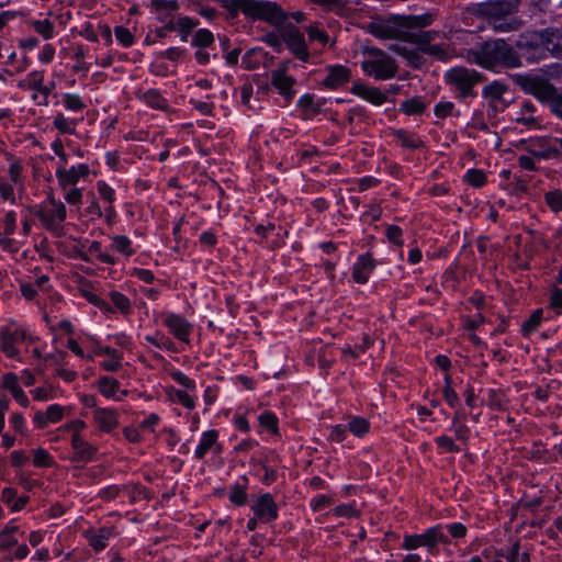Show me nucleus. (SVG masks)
<instances>
[{
  "label": "nucleus",
  "instance_id": "obj_38",
  "mask_svg": "<svg viewBox=\"0 0 562 562\" xmlns=\"http://www.w3.org/2000/svg\"><path fill=\"white\" fill-rule=\"evenodd\" d=\"M546 201L552 211L562 210V193L560 191H551L546 193Z\"/></svg>",
  "mask_w": 562,
  "mask_h": 562
},
{
  "label": "nucleus",
  "instance_id": "obj_53",
  "mask_svg": "<svg viewBox=\"0 0 562 562\" xmlns=\"http://www.w3.org/2000/svg\"><path fill=\"white\" fill-rule=\"evenodd\" d=\"M146 100L149 105L156 109H164L166 106V100L158 92H148Z\"/></svg>",
  "mask_w": 562,
  "mask_h": 562
},
{
  "label": "nucleus",
  "instance_id": "obj_30",
  "mask_svg": "<svg viewBox=\"0 0 562 562\" xmlns=\"http://www.w3.org/2000/svg\"><path fill=\"white\" fill-rule=\"evenodd\" d=\"M259 423L262 427L270 430L273 435H278V419L273 413L265 412L259 416Z\"/></svg>",
  "mask_w": 562,
  "mask_h": 562
},
{
  "label": "nucleus",
  "instance_id": "obj_57",
  "mask_svg": "<svg viewBox=\"0 0 562 562\" xmlns=\"http://www.w3.org/2000/svg\"><path fill=\"white\" fill-rule=\"evenodd\" d=\"M307 33L311 41H319L323 44L328 41V36L316 26H310Z\"/></svg>",
  "mask_w": 562,
  "mask_h": 562
},
{
  "label": "nucleus",
  "instance_id": "obj_43",
  "mask_svg": "<svg viewBox=\"0 0 562 562\" xmlns=\"http://www.w3.org/2000/svg\"><path fill=\"white\" fill-rule=\"evenodd\" d=\"M386 237L387 239L396 245L402 246L403 239H402V229L396 225H389L386 228Z\"/></svg>",
  "mask_w": 562,
  "mask_h": 562
},
{
  "label": "nucleus",
  "instance_id": "obj_28",
  "mask_svg": "<svg viewBox=\"0 0 562 562\" xmlns=\"http://www.w3.org/2000/svg\"><path fill=\"white\" fill-rule=\"evenodd\" d=\"M119 385V382L112 378L104 376L99 380L100 392L108 397L114 396Z\"/></svg>",
  "mask_w": 562,
  "mask_h": 562
},
{
  "label": "nucleus",
  "instance_id": "obj_29",
  "mask_svg": "<svg viewBox=\"0 0 562 562\" xmlns=\"http://www.w3.org/2000/svg\"><path fill=\"white\" fill-rule=\"evenodd\" d=\"M542 318V311L537 310L535 311L531 316L524 323L521 330L525 336H528L530 333L537 329V327L540 325Z\"/></svg>",
  "mask_w": 562,
  "mask_h": 562
},
{
  "label": "nucleus",
  "instance_id": "obj_6",
  "mask_svg": "<svg viewBox=\"0 0 562 562\" xmlns=\"http://www.w3.org/2000/svg\"><path fill=\"white\" fill-rule=\"evenodd\" d=\"M483 79L480 72L464 67L452 68L446 75L447 82L459 91L460 98L472 95L473 87Z\"/></svg>",
  "mask_w": 562,
  "mask_h": 562
},
{
  "label": "nucleus",
  "instance_id": "obj_59",
  "mask_svg": "<svg viewBox=\"0 0 562 562\" xmlns=\"http://www.w3.org/2000/svg\"><path fill=\"white\" fill-rule=\"evenodd\" d=\"M65 200L69 204H79L81 201V190L77 188H71L68 191H65Z\"/></svg>",
  "mask_w": 562,
  "mask_h": 562
},
{
  "label": "nucleus",
  "instance_id": "obj_13",
  "mask_svg": "<svg viewBox=\"0 0 562 562\" xmlns=\"http://www.w3.org/2000/svg\"><path fill=\"white\" fill-rule=\"evenodd\" d=\"M519 0H496L485 4V13L493 18H502L517 10Z\"/></svg>",
  "mask_w": 562,
  "mask_h": 562
},
{
  "label": "nucleus",
  "instance_id": "obj_26",
  "mask_svg": "<svg viewBox=\"0 0 562 562\" xmlns=\"http://www.w3.org/2000/svg\"><path fill=\"white\" fill-rule=\"evenodd\" d=\"M506 91V87L497 81L486 86L483 90V95L492 102L499 101Z\"/></svg>",
  "mask_w": 562,
  "mask_h": 562
},
{
  "label": "nucleus",
  "instance_id": "obj_19",
  "mask_svg": "<svg viewBox=\"0 0 562 562\" xmlns=\"http://www.w3.org/2000/svg\"><path fill=\"white\" fill-rule=\"evenodd\" d=\"M166 324L178 339L183 341L188 339L189 324L182 317L170 315L166 319Z\"/></svg>",
  "mask_w": 562,
  "mask_h": 562
},
{
  "label": "nucleus",
  "instance_id": "obj_35",
  "mask_svg": "<svg viewBox=\"0 0 562 562\" xmlns=\"http://www.w3.org/2000/svg\"><path fill=\"white\" fill-rule=\"evenodd\" d=\"M213 34L209 30H199L193 38V45L206 47L213 43Z\"/></svg>",
  "mask_w": 562,
  "mask_h": 562
},
{
  "label": "nucleus",
  "instance_id": "obj_64",
  "mask_svg": "<svg viewBox=\"0 0 562 562\" xmlns=\"http://www.w3.org/2000/svg\"><path fill=\"white\" fill-rule=\"evenodd\" d=\"M551 305L553 307H562V289H553L551 293Z\"/></svg>",
  "mask_w": 562,
  "mask_h": 562
},
{
  "label": "nucleus",
  "instance_id": "obj_17",
  "mask_svg": "<svg viewBox=\"0 0 562 562\" xmlns=\"http://www.w3.org/2000/svg\"><path fill=\"white\" fill-rule=\"evenodd\" d=\"M271 82L281 94L285 95L288 99L292 97L293 92L291 89L294 83V79L286 76L284 69L272 71Z\"/></svg>",
  "mask_w": 562,
  "mask_h": 562
},
{
  "label": "nucleus",
  "instance_id": "obj_8",
  "mask_svg": "<svg viewBox=\"0 0 562 562\" xmlns=\"http://www.w3.org/2000/svg\"><path fill=\"white\" fill-rule=\"evenodd\" d=\"M282 38L285 42L290 50L301 60L306 61L308 59V52L304 42L303 34L297 27L291 25L286 27L282 33Z\"/></svg>",
  "mask_w": 562,
  "mask_h": 562
},
{
  "label": "nucleus",
  "instance_id": "obj_16",
  "mask_svg": "<svg viewBox=\"0 0 562 562\" xmlns=\"http://www.w3.org/2000/svg\"><path fill=\"white\" fill-rule=\"evenodd\" d=\"M93 418L99 429L106 432L111 431L117 426L116 413L112 409L98 408L94 411Z\"/></svg>",
  "mask_w": 562,
  "mask_h": 562
},
{
  "label": "nucleus",
  "instance_id": "obj_49",
  "mask_svg": "<svg viewBox=\"0 0 562 562\" xmlns=\"http://www.w3.org/2000/svg\"><path fill=\"white\" fill-rule=\"evenodd\" d=\"M29 88L36 90L47 97L54 88V82H52L49 86H44L42 78H34L32 81H30Z\"/></svg>",
  "mask_w": 562,
  "mask_h": 562
},
{
  "label": "nucleus",
  "instance_id": "obj_10",
  "mask_svg": "<svg viewBox=\"0 0 562 562\" xmlns=\"http://www.w3.org/2000/svg\"><path fill=\"white\" fill-rule=\"evenodd\" d=\"M252 510L257 518L265 521L276 519L278 516L277 505L270 494L259 496L252 505Z\"/></svg>",
  "mask_w": 562,
  "mask_h": 562
},
{
  "label": "nucleus",
  "instance_id": "obj_63",
  "mask_svg": "<svg viewBox=\"0 0 562 562\" xmlns=\"http://www.w3.org/2000/svg\"><path fill=\"white\" fill-rule=\"evenodd\" d=\"M331 498L326 495H321L316 499H314L311 504L313 510H318L325 506H328L331 504Z\"/></svg>",
  "mask_w": 562,
  "mask_h": 562
},
{
  "label": "nucleus",
  "instance_id": "obj_39",
  "mask_svg": "<svg viewBox=\"0 0 562 562\" xmlns=\"http://www.w3.org/2000/svg\"><path fill=\"white\" fill-rule=\"evenodd\" d=\"M468 182L474 187H481L485 183L486 177L482 170L471 169L465 176Z\"/></svg>",
  "mask_w": 562,
  "mask_h": 562
},
{
  "label": "nucleus",
  "instance_id": "obj_44",
  "mask_svg": "<svg viewBox=\"0 0 562 562\" xmlns=\"http://www.w3.org/2000/svg\"><path fill=\"white\" fill-rule=\"evenodd\" d=\"M54 126L61 133L74 132L72 122L68 121L63 114H57L54 120Z\"/></svg>",
  "mask_w": 562,
  "mask_h": 562
},
{
  "label": "nucleus",
  "instance_id": "obj_50",
  "mask_svg": "<svg viewBox=\"0 0 562 562\" xmlns=\"http://www.w3.org/2000/svg\"><path fill=\"white\" fill-rule=\"evenodd\" d=\"M451 379L449 375L446 376V385L443 387V396L450 406H454L458 402V395L450 385Z\"/></svg>",
  "mask_w": 562,
  "mask_h": 562
},
{
  "label": "nucleus",
  "instance_id": "obj_7",
  "mask_svg": "<svg viewBox=\"0 0 562 562\" xmlns=\"http://www.w3.org/2000/svg\"><path fill=\"white\" fill-rule=\"evenodd\" d=\"M50 209L42 210L38 213V217L43 225L55 233L61 229L60 223L66 218V207L60 201H56L54 196L48 199Z\"/></svg>",
  "mask_w": 562,
  "mask_h": 562
},
{
  "label": "nucleus",
  "instance_id": "obj_52",
  "mask_svg": "<svg viewBox=\"0 0 562 562\" xmlns=\"http://www.w3.org/2000/svg\"><path fill=\"white\" fill-rule=\"evenodd\" d=\"M115 36L124 46H130L133 43L132 33L123 26L115 29Z\"/></svg>",
  "mask_w": 562,
  "mask_h": 562
},
{
  "label": "nucleus",
  "instance_id": "obj_46",
  "mask_svg": "<svg viewBox=\"0 0 562 562\" xmlns=\"http://www.w3.org/2000/svg\"><path fill=\"white\" fill-rule=\"evenodd\" d=\"M34 29L42 34L45 38L53 36V24L48 20L34 22Z\"/></svg>",
  "mask_w": 562,
  "mask_h": 562
},
{
  "label": "nucleus",
  "instance_id": "obj_55",
  "mask_svg": "<svg viewBox=\"0 0 562 562\" xmlns=\"http://www.w3.org/2000/svg\"><path fill=\"white\" fill-rule=\"evenodd\" d=\"M151 8L156 11L164 10H176L177 2L176 1H166V0H151Z\"/></svg>",
  "mask_w": 562,
  "mask_h": 562
},
{
  "label": "nucleus",
  "instance_id": "obj_21",
  "mask_svg": "<svg viewBox=\"0 0 562 562\" xmlns=\"http://www.w3.org/2000/svg\"><path fill=\"white\" fill-rule=\"evenodd\" d=\"M56 175H57L59 184L64 191H66L67 188L75 186L77 183V181L79 180L78 172L75 171V167L70 168L69 170L60 168L57 170Z\"/></svg>",
  "mask_w": 562,
  "mask_h": 562
},
{
  "label": "nucleus",
  "instance_id": "obj_32",
  "mask_svg": "<svg viewBox=\"0 0 562 562\" xmlns=\"http://www.w3.org/2000/svg\"><path fill=\"white\" fill-rule=\"evenodd\" d=\"M110 299L119 311H121L124 314H127L130 312V301L125 295L116 291H113L110 293Z\"/></svg>",
  "mask_w": 562,
  "mask_h": 562
},
{
  "label": "nucleus",
  "instance_id": "obj_2",
  "mask_svg": "<svg viewBox=\"0 0 562 562\" xmlns=\"http://www.w3.org/2000/svg\"><path fill=\"white\" fill-rule=\"evenodd\" d=\"M233 18L239 11L251 19L263 20L272 25H280L286 20V14L276 2L263 0H221Z\"/></svg>",
  "mask_w": 562,
  "mask_h": 562
},
{
  "label": "nucleus",
  "instance_id": "obj_4",
  "mask_svg": "<svg viewBox=\"0 0 562 562\" xmlns=\"http://www.w3.org/2000/svg\"><path fill=\"white\" fill-rule=\"evenodd\" d=\"M362 70L379 80L393 78L397 72L395 60L380 49H371L369 58L362 63Z\"/></svg>",
  "mask_w": 562,
  "mask_h": 562
},
{
  "label": "nucleus",
  "instance_id": "obj_12",
  "mask_svg": "<svg viewBox=\"0 0 562 562\" xmlns=\"http://www.w3.org/2000/svg\"><path fill=\"white\" fill-rule=\"evenodd\" d=\"M24 333L19 329L4 328L1 331V350L9 357L18 355L15 344L24 340Z\"/></svg>",
  "mask_w": 562,
  "mask_h": 562
},
{
  "label": "nucleus",
  "instance_id": "obj_36",
  "mask_svg": "<svg viewBox=\"0 0 562 562\" xmlns=\"http://www.w3.org/2000/svg\"><path fill=\"white\" fill-rule=\"evenodd\" d=\"M170 396L172 400L178 401L183 406H186L189 409H192L194 407V401L191 398V396L181 390H171Z\"/></svg>",
  "mask_w": 562,
  "mask_h": 562
},
{
  "label": "nucleus",
  "instance_id": "obj_42",
  "mask_svg": "<svg viewBox=\"0 0 562 562\" xmlns=\"http://www.w3.org/2000/svg\"><path fill=\"white\" fill-rule=\"evenodd\" d=\"M82 295L87 299L88 302L91 304L102 308L105 312H112L111 307L106 302H104L102 299H100L97 294L92 293L91 291L83 290Z\"/></svg>",
  "mask_w": 562,
  "mask_h": 562
},
{
  "label": "nucleus",
  "instance_id": "obj_9",
  "mask_svg": "<svg viewBox=\"0 0 562 562\" xmlns=\"http://www.w3.org/2000/svg\"><path fill=\"white\" fill-rule=\"evenodd\" d=\"M443 539V535L438 528H430L423 535L406 536L404 538L403 548L405 550H414L418 547L434 548Z\"/></svg>",
  "mask_w": 562,
  "mask_h": 562
},
{
  "label": "nucleus",
  "instance_id": "obj_23",
  "mask_svg": "<svg viewBox=\"0 0 562 562\" xmlns=\"http://www.w3.org/2000/svg\"><path fill=\"white\" fill-rule=\"evenodd\" d=\"M424 54L431 55V56H434L437 59L442 60V61L451 58L452 55H453V53L449 48V46H447V45H438V44H432V45L425 46Z\"/></svg>",
  "mask_w": 562,
  "mask_h": 562
},
{
  "label": "nucleus",
  "instance_id": "obj_5",
  "mask_svg": "<svg viewBox=\"0 0 562 562\" xmlns=\"http://www.w3.org/2000/svg\"><path fill=\"white\" fill-rule=\"evenodd\" d=\"M514 82L526 93L532 94L542 102L554 97L557 89L546 78L535 75H514Z\"/></svg>",
  "mask_w": 562,
  "mask_h": 562
},
{
  "label": "nucleus",
  "instance_id": "obj_3",
  "mask_svg": "<svg viewBox=\"0 0 562 562\" xmlns=\"http://www.w3.org/2000/svg\"><path fill=\"white\" fill-rule=\"evenodd\" d=\"M431 22V14L400 15L389 21L372 23L371 33L381 40L401 38L404 35V29L425 27Z\"/></svg>",
  "mask_w": 562,
  "mask_h": 562
},
{
  "label": "nucleus",
  "instance_id": "obj_31",
  "mask_svg": "<svg viewBox=\"0 0 562 562\" xmlns=\"http://www.w3.org/2000/svg\"><path fill=\"white\" fill-rule=\"evenodd\" d=\"M334 515L337 517L358 518L360 510L351 504H342L334 508Z\"/></svg>",
  "mask_w": 562,
  "mask_h": 562
},
{
  "label": "nucleus",
  "instance_id": "obj_25",
  "mask_svg": "<svg viewBox=\"0 0 562 562\" xmlns=\"http://www.w3.org/2000/svg\"><path fill=\"white\" fill-rule=\"evenodd\" d=\"M369 428V422L362 417H352L348 424V429L357 437H363Z\"/></svg>",
  "mask_w": 562,
  "mask_h": 562
},
{
  "label": "nucleus",
  "instance_id": "obj_58",
  "mask_svg": "<svg viewBox=\"0 0 562 562\" xmlns=\"http://www.w3.org/2000/svg\"><path fill=\"white\" fill-rule=\"evenodd\" d=\"M313 2L322 5L323 8L330 11H339L342 9L341 0H312Z\"/></svg>",
  "mask_w": 562,
  "mask_h": 562
},
{
  "label": "nucleus",
  "instance_id": "obj_33",
  "mask_svg": "<svg viewBox=\"0 0 562 562\" xmlns=\"http://www.w3.org/2000/svg\"><path fill=\"white\" fill-rule=\"evenodd\" d=\"M112 248L126 256H130L132 254L131 241L125 236H115L112 239Z\"/></svg>",
  "mask_w": 562,
  "mask_h": 562
},
{
  "label": "nucleus",
  "instance_id": "obj_11",
  "mask_svg": "<svg viewBox=\"0 0 562 562\" xmlns=\"http://www.w3.org/2000/svg\"><path fill=\"white\" fill-rule=\"evenodd\" d=\"M374 267L375 262L370 254L360 256L352 268V279L359 284L367 283Z\"/></svg>",
  "mask_w": 562,
  "mask_h": 562
},
{
  "label": "nucleus",
  "instance_id": "obj_22",
  "mask_svg": "<svg viewBox=\"0 0 562 562\" xmlns=\"http://www.w3.org/2000/svg\"><path fill=\"white\" fill-rule=\"evenodd\" d=\"M216 439L217 432L215 430L204 432L195 451L196 458L202 459L209 449L216 442Z\"/></svg>",
  "mask_w": 562,
  "mask_h": 562
},
{
  "label": "nucleus",
  "instance_id": "obj_62",
  "mask_svg": "<svg viewBox=\"0 0 562 562\" xmlns=\"http://www.w3.org/2000/svg\"><path fill=\"white\" fill-rule=\"evenodd\" d=\"M436 441L439 447L445 448L448 451H451V452L459 451V449L453 443V440L450 437L441 436V437H438Z\"/></svg>",
  "mask_w": 562,
  "mask_h": 562
},
{
  "label": "nucleus",
  "instance_id": "obj_27",
  "mask_svg": "<svg viewBox=\"0 0 562 562\" xmlns=\"http://www.w3.org/2000/svg\"><path fill=\"white\" fill-rule=\"evenodd\" d=\"M555 34L553 31L544 30L542 32H533V43L540 44V46L544 47L546 49H552L551 45L553 46V38Z\"/></svg>",
  "mask_w": 562,
  "mask_h": 562
},
{
  "label": "nucleus",
  "instance_id": "obj_45",
  "mask_svg": "<svg viewBox=\"0 0 562 562\" xmlns=\"http://www.w3.org/2000/svg\"><path fill=\"white\" fill-rule=\"evenodd\" d=\"M64 102L66 108L71 111H79L85 108L82 100L76 94H66Z\"/></svg>",
  "mask_w": 562,
  "mask_h": 562
},
{
  "label": "nucleus",
  "instance_id": "obj_60",
  "mask_svg": "<svg viewBox=\"0 0 562 562\" xmlns=\"http://www.w3.org/2000/svg\"><path fill=\"white\" fill-rule=\"evenodd\" d=\"M171 376L178 383H180L181 385H183L187 389H194L195 387L194 382L191 379H189L187 375H184L182 372H179V371L171 372Z\"/></svg>",
  "mask_w": 562,
  "mask_h": 562
},
{
  "label": "nucleus",
  "instance_id": "obj_14",
  "mask_svg": "<svg viewBox=\"0 0 562 562\" xmlns=\"http://www.w3.org/2000/svg\"><path fill=\"white\" fill-rule=\"evenodd\" d=\"M350 78V70L341 65L328 68V75L324 79L323 85L330 89H336L346 83Z\"/></svg>",
  "mask_w": 562,
  "mask_h": 562
},
{
  "label": "nucleus",
  "instance_id": "obj_47",
  "mask_svg": "<svg viewBox=\"0 0 562 562\" xmlns=\"http://www.w3.org/2000/svg\"><path fill=\"white\" fill-rule=\"evenodd\" d=\"M397 137L402 145L408 148H417L422 144L420 139L414 137L413 135H408L405 132H398Z\"/></svg>",
  "mask_w": 562,
  "mask_h": 562
},
{
  "label": "nucleus",
  "instance_id": "obj_61",
  "mask_svg": "<svg viewBox=\"0 0 562 562\" xmlns=\"http://www.w3.org/2000/svg\"><path fill=\"white\" fill-rule=\"evenodd\" d=\"M454 105L452 102H443V103H439L436 109H435V114L439 117H446L447 115H449L451 113V111L453 110Z\"/></svg>",
  "mask_w": 562,
  "mask_h": 562
},
{
  "label": "nucleus",
  "instance_id": "obj_51",
  "mask_svg": "<svg viewBox=\"0 0 562 562\" xmlns=\"http://www.w3.org/2000/svg\"><path fill=\"white\" fill-rule=\"evenodd\" d=\"M229 499L232 501V503L238 506L244 505L247 501V495L244 491V487L236 485L229 495Z\"/></svg>",
  "mask_w": 562,
  "mask_h": 562
},
{
  "label": "nucleus",
  "instance_id": "obj_41",
  "mask_svg": "<svg viewBox=\"0 0 562 562\" xmlns=\"http://www.w3.org/2000/svg\"><path fill=\"white\" fill-rule=\"evenodd\" d=\"M33 463L36 467H49L52 458L46 450L40 448L34 451Z\"/></svg>",
  "mask_w": 562,
  "mask_h": 562
},
{
  "label": "nucleus",
  "instance_id": "obj_54",
  "mask_svg": "<svg viewBox=\"0 0 562 562\" xmlns=\"http://www.w3.org/2000/svg\"><path fill=\"white\" fill-rule=\"evenodd\" d=\"M546 102H549L551 111L562 119V93L559 94L558 91H555L554 97Z\"/></svg>",
  "mask_w": 562,
  "mask_h": 562
},
{
  "label": "nucleus",
  "instance_id": "obj_1",
  "mask_svg": "<svg viewBox=\"0 0 562 562\" xmlns=\"http://www.w3.org/2000/svg\"><path fill=\"white\" fill-rule=\"evenodd\" d=\"M470 63L492 69L496 66L515 68L521 65L520 57L504 40L488 41L480 50H470L467 56Z\"/></svg>",
  "mask_w": 562,
  "mask_h": 562
},
{
  "label": "nucleus",
  "instance_id": "obj_56",
  "mask_svg": "<svg viewBox=\"0 0 562 562\" xmlns=\"http://www.w3.org/2000/svg\"><path fill=\"white\" fill-rule=\"evenodd\" d=\"M48 422L55 423L63 418V408L59 405H52L46 411Z\"/></svg>",
  "mask_w": 562,
  "mask_h": 562
},
{
  "label": "nucleus",
  "instance_id": "obj_34",
  "mask_svg": "<svg viewBox=\"0 0 562 562\" xmlns=\"http://www.w3.org/2000/svg\"><path fill=\"white\" fill-rule=\"evenodd\" d=\"M434 34L431 32H423L420 34H413L409 36V41L418 45V49L424 53V48L427 45H432Z\"/></svg>",
  "mask_w": 562,
  "mask_h": 562
},
{
  "label": "nucleus",
  "instance_id": "obj_20",
  "mask_svg": "<svg viewBox=\"0 0 562 562\" xmlns=\"http://www.w3.org/2000/svg\"><path fill=\"white\" fill-rule=\"evenodd\" d=\"M113 535L112 528H101L97 533L89 535L90 546L93 547L94 550L99 551L105 548V541Z\"/></svg>",
  "mask_w": 562,
  "mask_h": 562
},
{
  "label": "nucleus",
  "instance_id": "obj_15",
  "mask_svg": "<svg viewBox=\"0 0 562 562\" xmlns=\"http://www.w3.org/2000/svg\"><path fill=\"white\" fill-rule=\"evenodd\" d=\"M351 91L375 105H381L386 100L385 94L379 88L368 87L362 83H353Z\"/></svg>",
  "mask_w": 562,
  "mask_h": 562
},
{
  "label": "nucleus",
  "instance_id": "obj_37",
  "mask_svg": "<svg viewBox=\"0 0 562 562\" xmlns=\"http://www.w3.org/2000/svg\"><path fill=\"white\" fill-rule=\"evenodd\" d=\"M7 380H12L11 393L23 406L27 405V397L23 390L16 384V376L14 374H7Z\"/></svg>",
  "mask_w": 562,
  "mask_h": 562
},
{
  "label": "nucleus",
  "instance_id": "obj_24",
  "mask_svg": "<svg viewBox=\"0 0 562 562\" xmlns=\"http://www.w3.org/2000/svg\"><path fill=\"white\" fill-rule=\"evenodd\" d=\"M402 111L407 115L420 114L425 111V103L418 98H412L401 104Z\"/></svg>",
  "mask_w": 562,
  "mask_h": 562
},
{
  "label": "nucleus",
  "instance_id": "obj_48",
  "mask_svg": "<svg viewBox=\"0 0 562 562\" xmlns=\"http://www.w3.org/2000/svg\"><path fill=\"white\" fill-rule=\"evenodd\" d=\"M533 41H535L533 32L526 33L520 36V38L517 41L516 45L520 49H525V48L531 49V48L539 47L540 44H535Z\"/></svg>",
  "mask_w": 562,
  "mask_h": 562
},
{
  "label": "nucleus",
  "instance_id": "obj_18",
  "mask_svg": "<svg viewBox=\"0 0 562 562\" xmlns=\"http://www.w3.org/2000/svg\"><path fill=\"white\" fill-rule=\"evenodd\" d=\"M71 443L77 460L87 461L92 458L94 453V448L90 443L85 441V439L81 438L79 435L74 434Z\"/></svg>",
  "mask_w": 562,
  "mask_h": 562
},
{
  "label": "nucleus",
  "instance_id": "obj_40",
  "mask_svg": "<svg viewBox=\"0 0 562 562\" xmlns=\"http://www.w3.org/2000/svg\"><path fill=\"white\" fill-rule=\"evenodd\" d=\"M522 22L516 18L512 19L510 21H499L498 23L494 24L495 30L501 32H509V31H517L521 27Z\"/></svg>",
  "mask_w": 562,
  "mask_h": 562
}]
</instances>
